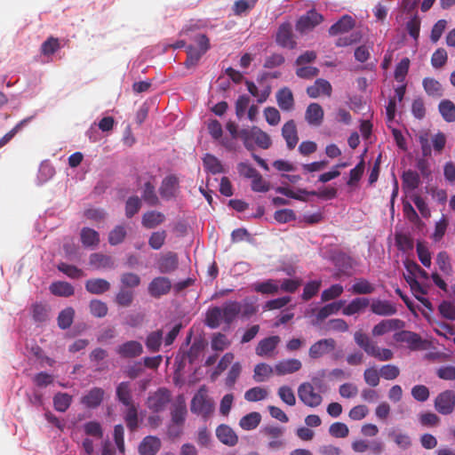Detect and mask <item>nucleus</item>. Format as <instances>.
I'll return each instance as SVG.
<instances>
[{"instance_id":"dca6fc26","label":"nucleus","mask_w":455,"mask_h":455,"mask_svg":"<svg viewBox=\"0 0 455 455\" xmlns=\"http://www.w3.org/2000/svg\"><path fill=\"white\" fill-rule=\"evenodd\" d=\"M280 341L281 339L277 335L261 339L255 348L256 355L261 357L271 356Z\"/></svg>"},{"instance_id":"ddd939ff","label":"nucleus","mask_w":455,"mask_h":455,"mask_svg":"<svg viewBox=\"0 0 455 455\" xmlns=\"http://www.w3.org/2000/svg\"><path fill=\"white\" fill-rule=\"evenodd\" d=\"M116 351L122 358H135L143 353V347L137 340H129L116 347Z\"/></svg>"},{"instance_id":"5fc2aeb1","label":"nucleus","mask_w":455,"mask_h":455,"mask_svg":"<svg viewBox=\"0 0 455 455\" xmlns=\"http://www.w3.org/2000/svg\"><path fill=\"white\" fill-rule=\"evenodd\" d=\"M91 314L98 318H102L107 315L108 308L105 302L100 299H92L89 304Z\"/></svg>"},{"instance_id":"338daca9","label":"nucleus","mask_w":455,"mask_h":455,"mask_svg":"<svg viewBox=\"0 0 455 455\" xmlns=\"http://www.w3.org/2000/svg\"><path fill=\"white\" fill-rule=\"evenodd\" d=\"M126 236V230L124 226H116L108 235V243L111 245L121 243Z\"/></svg>"},{"instance_id":"b1692460","label":"nucleus","mask_w":455,"mask_h":455,"mask_svg":"<svg viewBox=\"0 0 455 455\" xmlns=\"http://www.w3.org/2000/svg\"><path fill=\"white\" fill-rule=\"evenodd\" d=\"M188 410L182 395H180L177 403L171 411V422L176 425L185 424Z\"/></svg>"},{"instance_id":"58836bf2","label":"nucleus","mask_w":455,"mask_h":455,"mask_svg":"<svg viewBox=\"0 0 455 455\" xmlns=\"http://www.w3.org/2000/svg\"><path fill=\"white\" fill-rule=\"evenodd\" d=\"M81 242L85 247L96 246L100 243V235L97 231L90 228L81 230Z\"/></svg>"},{"instance_id":"9d476101","label":"nucleus","mask_w":455,"mask_h":455,"mask_svg":"<svg viewBox=\"0 0 455 455\" xmlns=\"http://www.w3.org/2000/svg\"><path fill=\"white\" fill-rule=\"evenodd\" d=\"M336 347V341L331 339H323L315 342L308 350V355L312 359H317L331 352Z\"/></svg>"},{"instance_id":"bf43d9fd","label":"nucleus","mask_w":455,"mask_h":455,"mask_svg":"<svg viewBox=\"0 0 455 455\" xmlns=\"http://www.w3.org/2000/svg\"><path fill=\"white\" fill-rule=\"evenodd\" d=\"M57 268L70 278L79 279L84 276L83 270L73 265L60 262L58 264Z\"/></svg>"},{"instance_id":"13d9d810","label":"nucleus","mask_w":455,"mask_h":455,"mask_svg":"<svg viewBox=\"0 0 455 455\" xmlns=\"http://www.w3.org/2000/svg\"><path fill=\"white\" fill-rule=\"evenodd\" d=\"M322 285V282L318 281H311L306 283L303 289V293L301 295V299L305 301L311 299L314 296H315Z\"/></svg>"},{"instance_id":"6e6552de","label":"nucleus","mask_w":455,"mask_h":455,"mask_svg":"<svg viewBox=\"0 0 455 455\" xmlns=\"http://www.w3.org/2000/svg\"><path fill=\"white\" fill-rule=\"evenodd\" d=\"M298 395L299 400L308 407H317L322 403L323 397L320 394L316 393L313 386L305 382L299 385L298 388Z\"/></svg>"},{"instance_id":"423d86ee","label":"nucleus","mask_w":455,"mask_h":455,"mask_svg":"<svg viewBox=\"0 0 455 455\" xmlns=\"http://www.w3.org/2000/svg\"><path fill=\"white\" fill-rule=\"evenodd\" d=\"M435 409L442 415H450L455 409V392L444 390L437 395L434 402Z\"/></svg>"},{"instance_id":"a19ab883","label":"nucleus","mask_w":455,"mask_h":455,"mask_svg":"<svg viewBox=\"0 0 455 455\" xmlns=\"http://www.w3.org/2000/svg\"><path fill=\"white\" fill-rule=\"evenodd\" d=\"M203 161L205 170L209 172L219 174L224 172L221 162L213 155L206 154Z\"/></svg>"},{"instance_id":"f257e3e1","label":"nucleus","mask_w":455,"mask_h":455,"mask_svg":"<svg viewBox=\"0 0 455 455\" xmlns=\"http://www.w3.org/2000/svg\"><path fill=\"white\" fill-rule=\"evenodd\" d=\"M242 304L235 300H228L221 307H213L207 310L205 324L211 329L218 328L221 323L230 325L240 315Z\"/></svg>"},{"instance_id":"37998d69","label":"nucleus","mask_w":455,"mask_h":455,"mask_svg":"<svg viewBox=\"0 0 455 455\" xmlns=\"http://www.w3.org/2000/svg\"><path fill=\"white\" fill-rule=\"evenodd\" d=\"M260 420V414L253 411L243 416L239 421V426L244 430H252L259 426Z\"/></svg>"},{"instance_id":"412c9836","label":"nucleus","mask_w":455,"mask_h":455,"mask_svg":"<svg viewBox=\"0 0 455 455\" xmlns=\"http://www.w3.org/2000/svg\"><path fill=\"white\" fill-rule=\"evenodd\" d=\"M331 92V84L323 78L316 79L313 85L307 88V93L312 99L318 98L321 94L330 97Z\"/></svg>"},{"instance_id":"bb28decb","label":"nucleus","mask_w":455,"mask_h":455,"mask_svg":"<svg viewBox=\"0 0 455 455\" xmlns=\"http://www.w3.org/2000/svg\"><path fill=\"white\" fill-rule=\"evenodd\" d=\"M165 216L158 211H148L142 215L141 224L147 229H153L164 223Z\"/></svg>"},{"instance_id":"2f4dec72","label":"nucleus","mask_w":455,"mask_h":455,"mask_svg":"<svg viewBox=\"0 0 455 455\" xmlns=\"http://www.w3.org/2000/svg\"><path fill=\"white\" fill-rule=\"evenodd\" d=\"M253 290L263 295H275L279 291L278 281L268 279L261 283H256L253 284Z\"/></svg>"},{"instance_id":"4be33fe9","label":"nucleus","mask_w":455,"mask_h":455,"mask_svg":"<svg viewBox=\"0 0 455 455\" xmlns=\"http://www.w3.org/2000/svg\"><path fill=\"white\" fill-rule=\"evenodd\" d=\"M302 363L299 359L291 358L278 362L275 365V372L279 376L294 373L299 371Z\"/></svg>"},{"instance_id":"2eb2a0df","label":"nucleus","mask_w":455,"mask_h":455,"mask_svg":"<svg viewBox=\"0 0 455 455\" xmlns=\"http://www.w3.org/2000/svg\"><path fill=\"white\" fill-rule=\"evenodd\" d=\"M404 324V322L400 319L382 320L373 327L371 333L375 337L382 336L389 331L401 330Z\"/></svg>"},{"instance_id":"864d4df0","label":"nucleus","mask_w":455,"mask_h":455,"mask_svg":"<svg viewBox=\"0 0 455 455\" xmlns=\"http://www.w3.org/2000/svg\"><path fill=\"white\" fill-rule=\"evenodd\" d=\"M436 264L439 269L445 275H451L453 272L451 259L448 253L444 251H440L436 256Z\"/></svg>"},{"instance_id":"5701e85b","label":"nucleus","mask_w":455,"mask_h":455,"mask_svg":"<svg viewBox=\"0 0 455 455\" xmlns=\"http://www.w3.org/2000/svg\"><path fill=\"white\" fill-rule=\"evenodd\" d=\"M323 109L318 103H310L305 112V119L309 125L320 126L323 120Z\"/></svg>"},{"instance_id":"9b49d317","label":"nucleus","mask_w":455,"mask_h":455,"mask_svg":"<svg viewBox=\"0 0 455 455\" xmlns=\"http://www.w3.org/2000/svg\"><path fill=\"white\" fill-rule=\"evenodd\" d=\"M172 283L168 277H155L148 284V291L153 298H160L171 291Z\"/></svg>"},{"instance_id":"6e6d98bb","label":"nucleus","mask_w":455,"mask_h":455,"mask_svg":"<svg viewBox=\"0 0 455 455\" xmlns=\"http://www.w3.org/2000/svg\"><path fill=\"white\" fill-rule=\"evenodd\" d=\"M141 206V200L137 196H130L125 203V216L129 219L132 218L139 212Z\"/></svg>"},{"instance_id":"1a4fd4ad","label":"nucleus","mask_w":455,"mask_h":455,"mask_svg":"<svg viewBox=\"0 0 455 455\" xmlns=\"http://www.w3.org/2000/svg\"><path fill=\"white\" fill-rule=\"evenodd\" d=\"M323 20V15L312 10L307 12V14L301 16L297 23L296 29L300 33L313 29L315 27L319 25Z\"/></svg>"},{"instance_id":"49530a36","label":"nucleus","mask_w":455,"mask_h":455,"mask_svg":"<svg viewBox=\"0 0 455 455\" xmlns=\"http://www.w3.org/2000/svg\"><path fill=\"white\" fill-rule=\"evenodd\" d=\"M424 90L427 95L432 97H441L443 95L442 84L434 78H424L422 82Z\"/></svg>"},{"instance_id":"4d7b16f0","label":"nucleus","mask_w":455,"mask_h":455,"mask_svg":"<svg viewBox=\"0 0 455 455\" xmlns=\"http://www.w3.org/2000/svg\"><path fill=\"white\" fill-rule=\"evenodd\" d=\"M203 55L204 53H201V52L194 45H188L185 66L188 68L196 67Z\"/></svg>"},{"instance_id":"c85d7f7f","label":"nucleus","mask_w":455,"mask_h":455,"mask_svg":"<svg viewBox=\"0 0 455 455\" xmlns=\"http://www.w3.org/2000/svg\"><path fill=\"white\" fill-rule=\"evenodd\" d=\"M116 399L125 407L135 404L132 400L131 385L128 381L118 384L116 390Z\"/></svg>"},{"instance_id":"09e8293b","label":"nucleus","mask_w":455,"mask_h":455,"mask_svg":"<svg viewBox=\"0 0 455 455\" xmlns=\"http://www.w3.org/2000/svg\"><path fill=\"white\" fill-rule=\"evenodd\" d=\"M274 371L275 368L267 363H258L254 368L253 379L256 382H263L272 375Z\"/></svg>"},{"instance_id":"20e7f679","label":"nucleus","mask_w":455,"mask_h":455,"mask_svg":"<svg viewBox=\"0 0 455 455\" xmlns=\"http://www.w3.org/2000/svg\"><path fill=\"white\" fill-rule=\"evenodd\" d=\"M393 339L397 343H405L411 351L425 349L427 345V341L419 334L406 330L395 332Z\"/></svg>"},{"instance_id":"79ce46f5","label":"nucleus","mask_w":455,"mask_h":455,"mask_svg":"<svg viewBox=\"0 0 455 455\" xmlns=\"http://www.w3.org/2000/svg\"><path fill=\"white\" fill-rule=\"evenodd\" d=\"M90 265L95 268H110L113 267L114 262L109 256L101 253H92L90 256Z\"/></svg>"},{"instance_id":"39448f33","label":"nucleus","mask_w":455,"mask_h":455,"mask_svg":"<svg viewBox=\"0 0 455 455\" xmlns=\"http://www.w3.org/2000/svg\"><path fill=\"white\" fill-rule=\"evenodd\" d=\"M171 392L165 387L158 388L147 401L148 408L153 412L164 411L171 402Z\"/></svg>"},{"instance_id":"0e129e2a","label":"nucleus","mask_w":455,"mask_h":455,"mask_svg":"<svg viewBox=\"0 0 455 455\" xmlns=\"http://www.w3.org/2000/svg\"><path fill=\"white\" fill-rule=\"evenodd\" d=\"M343 286L340 284H332L330 288L323 291L321 299L323 302L335 299L343 293Z\"/></svg>"},{"instance_id":"c9c22d12","label":"nucleus","mask_w":455,"mask_h":455,"mask_svg":"<svg viewBox=\"0 0 455 455\" xmlns=\"http://www.w3.org/2000/svg\"><path fill=\"white\" fill-rule=\"evenodd\" d=\"M438 109L444 121L448 123L455 121V104L451 100H442L438 105Z\"/></svg>"},{"instance_id":"69168bd1","label":"nucleus","mask_w":455,"mask_h":455,"mask_svg":"<svg viewBox=\"0 0 455 455\" xmlns=\"http://www.w3.org/2000/svg\"><path fill=\"white\" fill-rule=\"evenodd\" d=\"M229 341L227 336L223 333L218 332L212 336L211 347L214 351H223L229 346Z\"/></svg>"},{"instance_id":"0eeeda50","label":"nucleus","mask_w":455,"mask_h":455,"mask_svg":"<svg viewBox=\"0 0 455 455\" xmlns=\"http://www.w3.org/2000/svg\"><path fill=\"white\" fill-rule=\"evenodd\" d=\"M275 43L282 48L293 50L297 47V41L289 22L282 23L275 35Z\"/></svg>"},{"instance_id":"6ab92c4d","label":"nucleus","mask_w":455,"mask_h":455,"mask_svg":"<svg viewBox=\"0 0 455 455\" xmlns=\"http://www.w3.org/2000/svg\"><path fill=\"white\" fill-rule=\"evenodd\" d=\"M218 440L225 445L233 447L238 443V436L235 432L226 424H220L216 428Z\"/></svg>"},{"instance_id":"f8f14e48","label":"nucleus","mask_w":455,"mask_h":455,"mask_svg":"<svg viewBox=\"0 0 455 455\" xmlns=\"http://www.w3.org/2000/svg\"><path fill=\"white\" fill-rule=\"evenodd\" d=\"M179 191V179L176 175L166 176L161 183L159 193L162 198L170 200L177 196Z\"/></svg>"},{"instance_id":"a18cd8bd","label":"nucleus","mask_w":455,"mask_h":455,"mask_svg":"<svg viewBox=\"0 0 455 455\" xmlns=\"http://www.w3.org/2000/svg\"><path fill=\"white\" fill-rule=\"evenodd\" d=\"M75 316V310L71 307H68L61 310L58 315L57 321H58V326L62 329L66 330L71 326L74 321Z\"/></svg>"},{"instance_id":"c756f323","label":"nucleus","mask_w":455,"mask_h":455,"mask_svg":"<svg viewBox=\"0 0 455 455\" xmlns=\"http://www.w3.org/2000/svg\"><path fill=\"white\" fill-rule=\"evenodd\" d=\"M85 289L92 294H102L110 289V283L102 278L89 279L85 283Z\"/></svg>"},{"instance_id":"aec40b11","label":"nucleus","mask_w":455,"mask_h":455,"mask_svg":"<svg viewBox=\"0 0 455 455\" xmlns=\"http://www.w3.org/2000/svg\"><path fill=\"white\" fill-rule=\"evenodd\" d=\"M278 107L285 112H290L294 108V97L291 90L288 87L281 88L275 94Z\"/></svg>"},{"instance_id":"e433bc0d","label":"nucleus","mask_w":455,"mask_h":455,"mask_svg":"<svg viewBox=\"0 0 455 455\" xmlns=\"http://www.w3.org/2000/svg\"><path fill=\"white\" fill-rule=\"evenodd\" d=\"M355 342L362 348L363 351L370 355L372 354L373 349L376 347V345L373 341L370 339V338L361 331H357L354 334Z\"/></svg>"},{"instance_id":"7c9ffc66","label":"nucleus","mask_w":455,"mask_h":455,"mask_svg":"<svg viewBox=\"0 0 455 455\" xmlns=\"http://www.w3.org/2000/svg\"><path fill=\"white\" fill-rule=\"evenodd\" d=\"M345 301L339 300L337 302L329 303L321 307L316 314V322L314 324L319 323L325 320L332 314L338 313L343 307Z\"/></svg>"},{"instance_id":"a211bd4d","label":"nucleus","mask_w":455,"mask_h":455,"mask_svg":"<svg viewBox=\"0 0 455 455\" xmlns=\"http://www.w3.org/2000/svg\"><path fill=\"white\" fill-rule=\"evenodd\" d=\"M105 395V391L101 387H92L87 394L81 397V403L89 409L99 407Z\"/></svg>"},{"instance_id":"473e14b6","label":"nucleus","mask_w":455,"mask_h":455,"mask_svg":"<svg viewBox=\"0 0 455 455\" xmlns=\"http://www.w3.org/2000/svg\"><path fill=\"white\" fill-rule=\"evenodd\" d=\"M50 291L59 297H70L75 293L74 287L68 282H53L50 287Z\"/></svg>"},{"instance_id":"e2e57ef3","label":"nucleus","mask_w":455,"mask_h":455,"mask_svg":"<svg viewBox=\"0 0 455 455\" xmlns=\"http://www.w3.org/2000/svg\"><path fill=\"white\" fill-rule=\"evenodd\" d=\"M409 68L410 60L408 58L402 59L395 67L394 74L395 79L399 83L403 82L406 75L408 74Z\"/></svg>"},{"instance_id":"774afa93","label":"nucleus","mask_w":455,"mask_h":455,"mask_svg":"<svg viewBox=\"0 0 455 455\" xmlns=\"http://www.w3.org/2000/svg\"><path fill=\"white\" fill-rule=\"evenodd\" d=\"M438 310L443 317L448 319V320H455V304L443 300L440 303L438 307Z\"/></svg>"},{"instance_id":"680f3d73","label":"nucleus","mask_w":455,"mask_h":455,"mask_svg":"<svg viewBox=\"0 0 455 455\" xmlns=\"http://www.w3.org/2000/svg\"><path fill=\"white\" fill-rule=\"evenodd\" d=\"M167 234L165 230L156 231L151 234L148 244L153 250H159L165 243Z\"/></svg>"},{"instance_id":"72a5a7b5","label":"nucleus","mask_w":455,"mask_h":455,"mask_svg":"<svg viewBox=\"0 0 455 455\" xmlns=\"http://www.w3.org/2000/svg\"><path fill=\"white\" fill-rule=\"evenodd\" d=\"M163 334L162 330H156L148 333L145 344L149 352L156 353L160 350L163 342Z\"/></svg>"},{"instance_id":"ea45409f","label":"nucleus","mask_w":455,"mask_h":455,"mask_svg":"<svg viewBox=\"0 0 455 455\" xmlns=\"http://www.w3.org/2000/svg\"><path fill=\"white\" fill-rule=\"evenodd\" d=\"M369 305V299L367 298H355L347 307L343 308V315H352L362 309L365 308Z\"/></svg>"},{"instance_id":"de8ad7c7","label":"nucleus","mask_w":455,"mask_h":455,"mask_svg":"<svg viewBox=\"0 0 455 455\" xmlns=\"http://www.w3.org/2000/svg\"><path fill=\"white\" fill-rule=\"evenodd\" d=\"M124 419L127 427L131 431H134L138 427V425H139L138 409L135 404L126 407V411H125Z\"/></svg>"},{"instance_id":"4468645a","label":"nucleus","mask_w":455,"mask_h":455,"mask_svg":"<svg viewBox=\"0 0 455 455\" xmlns=\"http://www.w3.org/2000/svg\"><path fill=\"white\" fill-rule=\"evenodd\" d=\"M282 136L286 142L288 149H293L299 142L296 123L293 119L285 122L282 127Z\"/></svg>"},{"instance_id":"f03ea898","label":"nucleus","mask_w":455,"mask_h":455,"mask_svg":"<svg viewBox=\"0 0 455 455\" xmlns=\"http://www.w3.org/2000/svg\"><path fill=\"white\" fill-rule=\"evenodd\" d=\"M190 411L205 421L213 415L215 403L212 398L209 396L205 385L201 386L191 399Z\"/></svg>"},{"instance_id":"603ef678","label":"nucleus","mask_w":455,"mask_h":455,"mask_svg":"<svg viewBox=\"0 0 455 455\" xmlns=\"http://www.w3.org/2000/svg\"><path fill=\"white\" fill-rule=\"evenodd\" d=\"M32 317L36 323H44L48 319V307L42 302L32 305Z\"/></svg>"},{"instance_id":"f3484780","label":"nucleus","mask_w":455,"mask_h":455,"mask_svg":"<svg viewBox=\"0 0 455 455\" xmlns=\"http://www.w3.org/2000/svg\"><path fill=\"white\" fill-rule=\"evenodd\" d=\"M161 446V440L157 436L148 435L139 444L138 451L140 455H156Z\"/></svg>"},{"instance_id":"8fccbe9b","label":"nucleus","mask_w":455,"mask_h":455,"mask_svg":"<svg viewBox=\"0 0 455 455\" xmlns=\"http://www.w3.org/2000/svg\"><path fill=\"white\" fill-rule=\"evenodd\" d=\"M60 49V40L56 37H48L41 45V53L44 56H51Z\"/></svg>"},{"instance_id":"a878e982","label":"nucleus","mask_w":455,"mask_h":455,"mask_svg":"<svg viewBox=\"0 0 455 455\" xmlns=\"http://www.w3.org/2000/svg\"><path fill=\"white\" fill-rule=\"evenodd\" d=\"M371 311L378 315L389 316L396 314V307L387 300L376 299L371 304Z\"/></svg>"},{"instance_id":"cd10ccee","label":"nucleus","mask_w":455,"mask_h":455,"mask_svg":"<svg viewBox=\"0 0 455 455\" xmlns=\"http://www.w3.org/2000/svg\"><path fill=\"white\" fill-rule=\"evenodd\" d=\"M179 265L178 256L176 253L169 251L158 261V269L161 273H172L177 269Z\"/></svg>"},{"instance_id":"f704fd0d","label":"nucleus","mask_w":455,"mask_h":455,"mask_svg":"<svg viewBox=\"0 0 455 455\" xmlns=\"http://www.w3.org/2000/svg\"><path fill=\"white\" fill-rule=\"evenodd\" d=\"M403 188L404 190H415L420 183V178L418 172L408 170L402 175Z\"/></svg>"},{"instance_id":"4c0bfd02","label":"nucleus","mask_w":455,"mask_h":455,"mask_svg":"<svg viewBox=\"0 0 455 455\" xmlns=\"http://www.w3.org/2000/svg\"><path fill=\"white\" fill-rule=\"evenodd\" d=\"M72 400V395L59 392L53 396V407L60 412H65L71 405Z\"/></svg>"},{"instance_id":"7ed1b4c3","label":"nucleus","mask_w":455,"mask_h":455,"mask_svg":"<svg viewBox=\"0 0 455 455\" xmlns=\"http://www.w3.org/2000/svg\"><path fill=\"white\" fill-rule=\"evenodd\" d=\"M239 138L244 148L251 152L255 150V145L262 149H268L272 145L270 136L258 126L240 130Z\"/></svg>"},{"instance_id":"3c124183","label":"nucleus","mask_w":455,"mask_h":455,"mask_svg":"<svg viewBox=\"0 0 455 455\" xmlns=\"http://www.w3.org/2000/svg\"><path fill=\"white\" fill-rule=\"evenodd\" d=\"M142 198L150 206L159 204V199L156 194L155 186L149 181L146 182L144 185Z\"/></svg>"},{"instance_id":"393cba45","label":"nucleus","mask_w":455,"mask_h":455,"mask_svg":"<svg viewBox=\"0 0 455 455\" xmlns=\"http://www.w3.org/2000/svg\"><path fill=\"white\" fill-rule=\"evenodd\" d=\"M355 20L349 15H343L337 22L331 25L328 30L331 36L347 33L355 27Z\"/></svg>"},{"instance_id":"052dcab7","label":"nucleus","mask_w":455,"mask_h":455,"mask_svg":"<svg viewBox=\"0 0 455 455\" xmlns=\"http://www.w3.org/2000/svg\"><path fill=\"white\" fill-rule=\"evenodd\" d=\"M267 396V389L260 387L250 388L244 394V399L248 402H258L265 399Z\"/></svg>"},{"instance_id":"c03bdc74","label":"nucleus","mask_w":455,"mask_h":455,"mask_svg":"<svg viewBox=\"0 0 455 455\" xmlns=\"http://www.w3.org/2000/svg\"><path fill=\"white\" fill-rule=\"evenodd\" d=\"M350 291L354 294L366 295L372 293L375 291V287L368 280L360 278L352 285Z\"/></svg>"}]
</instances>
